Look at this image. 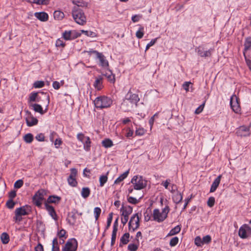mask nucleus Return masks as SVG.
Listing matches in <instances>:
<instances>
[{
    "mask_svg": "<svg viewBox=\"0 0 251 251\" xmlns=\"http://www.w3.org/2000/svg\"><path fill=\"white\" fill-rule=\"evenodd\" d=\"M222 177V175H219L214 179L210 189V193L214 192L216 190L217 188H218L220 183Z\"/></svg>",
    "mask_w": 251,
    "mask_h": 251,
    "instance_id": "21",
    "label": "nucleus"
},
{
    "mask_svg": "<svg viewBox=\"0 0 251 251\" xmlns=\"http://www.w3.org/2000/svg\"><path fill=\"white\" fill-rule=\"evenodd\" d=\"M80 31L82 33L84 34L85 35H86L88 37H97L98 36V35L96 33L91 31L81 30H80Z\"/></svg>",
    "mask_w": 251,
    "mask_h": 251,
    "instance_id": "38",
    "label": "nucleus"
},
{
    "mask_svg": "<svg viewBox=\"0 0 251 251\" xmlns=\"http://www.w3.org/2000/svg\"><path fill=\"white\" fill-rule=\"evenodd\" d=\"M77 242L74 238L69 239L62 249V251H76Z\"/></svg>",
    "mask_w": 251,
    "mask_h": 251,
    "instance_id": "9",
    "label": "nucleus"
},
{
    "mask_svg": "<svg viewBox=\"0 0 251 251\" xmlns=\"http://www.w3.org/2000/svg\"><path fill=\"white\" fill-rule=\"evenodd\" d=\"M24 141L27 143H30L33 140V136L31 133H27L24 137Z\"/></svg>",
    "mask_w": 251,
    "mask_h": 251,
    "instance_id": "41",
    "label": "nucleus"
},
{
    "mask_svg": "<svg viewBox=\"0 0 251 251\" xmlns=\"http://www.w3.org/2000/svg\"><path fill=\"white\" fill-rule=\"evenodd\" d=\"M35 138L39 141H44L45 140V136L43 133H39L36 135Z\"/></svg>",
    "mask_w": 251,
    "mask_h": 251,
    "instance_id": "62",
    "label": "nucleus"
},
{
    "mask_svg": "<svg viewBox=\"0 0 251 251\" xmlns=\"http://www.w3.org/2000/svg\"><path fill=\"white\" fill-rule=\"evenodd\" d=\"M27 2L29 3H34L38 5H47L49 3V0H28Z\"/></svg>",
    "mask_w": 251,
    "mask_h": 251,
    "instance_id": "33",
    "label": "nucleus"
},
{
    "mask_svg": "<svg viewBox=\"0 0 251 251\" xmlns=\"http://www.w3.org/2000/svg\"><path fill=\"white\" fill-rule=\"evenodd\" d=\"M55 45L57 47H64L65 45V43L60 39H58L55 43Z\"/></svg>",
    "mask_w": 251,
    "mask_h": 251,
    "instance_id": "61",
    "label": "nucleus"
},
{
    "mask_svg": "<svg viewBox=\"0 0 251 251\" xmlns=\"http://www.w3.org/2000/svg\"><path fill=\"white\" fill-rule=\"evenodd\" d=\"M244 46V54H245V52L249 50L251 48V37H248L245 39Z\"/></svg>",
    "mask_w": 251,
    "mask_h": 251,
    "instance_id": "27",
    "label": "nucleus"
},
{
    "mask_svg": "<svg viewBox=\"0 0 251 251\" xmlns=\"http://www.w3.org/2000/svg\"><path fill=\"white\" fill-rule=\"evenodd\" d=\"M15 216L14 217V220L15 222H20L22 220V216L27 215L28 213L26 212L25 206L20 207L16 208L15 211Z\"/></svg>",
    "mask_w": 251,
    "mask_h": 251,
    "instance_id": "11",
    "label": "nucleus"
},
{
    "mask_svg": "<svg viewBox=\"0 0 251 251\" xmlns=\"http://www.w3.org/2000/svg\"><path fill=\"white\" fill-rule=\"evenodd\" d=\"M138 248V245L135 244H129L127 247V249L129 251H136Z\"/></svg>",
    "mask_w": 251,
    "mask_h": 251,
    "instance_id": "50",
    "label": "nucleus"
},
{
    "mask_svg": "<svg viewBox=\"0 0 251 251\" xmlns=\"http://www.w3.org/2000/svg\"><path fill=\"white\" fill-rule=\"evenodd\" d=\"M141 216V213H137L131 216L128 223V229L130 231L133 232L139 227Z\"/></svg>",
    "mask_w": 251,
    "mask_h": 251,
    "instance_id": "5",
    "label": "nucleus"
},
{
    "mask_svg": "<svg viewBox=\"0 0 251 251\" xmlns=\"http://www.w3.org/2000/svg\"><path fill=\"white\" fill-rule=\"evenodd\" d=\"M15 205V202L13 201V200H9L6 203V205L9 209H12Z\"/></svg>",
    "mask_w": 251,
    "mask_h": 251,
    "instance_id": "54",
    "label": "nucleus"
},
{
    "mask_svg": "<svg viewBox=\"0 0 251 251\" xmlns=\"http://www.w3.org/2000/svg\"><path fill=\"white\" fill-rule=\"evenodd\" d=\"M117 231L116 229H113L112 237H111V245L112 246L115 243L116 239V235H117Z\"/></svg>",
    "mask_w": 251,
    "mask_h": 251,
    "instance_id": "47",
    "label": "nucleus"
},
{
    "mask_svg": "<svg viewBox=\"0 0 251 251\" xmlns=\"http://www.w3.org/2000/svg\"><path fill=\"white\" fill-rule=\"evenodd\" d=\"M144 34V28L142 26H140L139 29L136 32V36L138 39H141Z\"/></svg>",
    "mask_w": 251,
    "mask_h": 251,
    "instance_id": "39",
    "label": "nucleus"
},
{
    "mask_svg": "<svg viewBox=\"0 0 251 251\" xmlns=\"http://www.w3.org/2000/svg\"><path fill=\"white\" fill-rule=\"evenodd\" d=\"M71 174L67 179L68 184L72 186L75 187L77 184V181L76 180V176L77 174V171L75 168H72L70 170Z\"/></svg>",
    "mask_w": 251,
    "mask_h": 251,
    "instance_id": "12",
    "label": "nucleus"
},
{
    "mask_svg": "<svg viewBox=\"0 0 251 251\" xmlns=\"http://www.w3.org/2000/svg\"><path fill=\"white\" fill-rule=\"evenodd\" d=\"M107 175H102L100 176V187H102L104 184L107 182Z\"/></svg>",
    "mask_w": 251,
    "mask_h": 251,
    "instance_id": "42",
    "label": "nucleus"
},
{
    "mask_svg": "<svg viewBox=\"0 0 251 251\" xmlns=\"http://www.w3.org/2000/svg\"><path fill=\"white\" fill-rule=\"evenodd\" d=\"M72 13L75 21L77 24L83 25L86 23V17L82 9L77 7H74Z\"/></svg>",
    "mask_w": 251,
    "mask_h": 251,
    "instance_id": "2",
    "label": "nucleus"
},
{
    "mask_svg": "<svg viewBox=\"0 0 251 251\" xmlns=\"http://www.w3.org/2000/svg\"><path fill=\"white\" fill-rule=\"evenodd\" d=\"M182 200V195L179 192H177L173 196V200L174 201V202L176 203H179L180 201H181Z\"/></svg>",
    "mask_w": 251,
    "mask_h": 251,
    "instance_id": "32",
    "label": "nucleus"
},
{
    "mask_svg": "<svg viewBox=\"0 0 251 251\" xmlns=\"http://www.w3.org/2000/svg\"><path fill=\"white\" fill-rule=\"evenodd\" d=\"M251 123L250 126H240L236 129V134L238 136L247 137L251 135Z\"/></svg>",
    "mask_w": 251,
    "mask_h": 251,
    "instance_id": "8",
    "label": "nucleus"
},
{
    "mask_svg": "<svg viewBox=\"0 0 251 251\" xmlns=\"http://www.w3.org/2000/svg\"><path fill=\"white\" fill-rule=\"evenodd\" d=\"M129 170L124 173L123 174L120 175L114 181V184H119L121 182L123 181L128 176L129 174Z\"/></svg>",
    "mask_w": 251,
    "mask_h": 251,
    "instance_id": "26",
    "label": "nucleus"
},
{
    "mask_svg": "<svg viewBox=\"0 0 251 251\" xmlns=\"http://www.w3.org/2000/svg\"><path fill=\"white\" fill-rule=\"evenodd\" d=\"M77 210L74 209L71 212H69L67 217V221L72 226L75 224L77 219Z\"/></svg>",
    "mask_w": 251,
    "mask_h": 251,
    "instance_id": "14",
    "label": "nucleus"
},
{
    "mask_svg": "<svg viewBox=\"0 0 251 251\" xmlns=\"http://www.w3.org/2000/svg\"><path fill=\"white\" fill-rule=\"evenodd\" d=\"M86 140L84 142H82L83 144V148L86 151H89L91 148V142L89 137H86Z\"/></svg>",
    "mask_w": 251,
    "mask_h": 251,
    "instance_id": "30",
    "label": "nucleus"
},
{
    "mask_svg": "<svg viewBox=\"0 0 251 251\" xmlns=\"http://www.w3.org/2000/svg\"><path fill=\"white\" fill-rule=\"evenodd\" d=\"M129 234L128 233H125L120 239V246H121V244L126 245L129 242Z\"/></svg>",
    "mask_w": 251,
    "mask_h": 251,
    "instance_id": "29",
    "label": "nucleus"
},
{
    "mask_svg": "<svg viewBox=\"0 0 251 251\" xmlns=\"http://www.w3.org/2000/svg\"><path fill=\"white\" fill-rule=\"evenodd\" d=\"M215 200L214 197H211L209 198V199L207 201V205L210 207H212L215 204Z\"/></svg>",
    "mask_w": 251,
    "mask_h": 251,
    "instance_id": "52",
    "label": "nucleus"
},
{
    "mask_svg": "<svg viewBox=\"0 0 251 251\" xmlns=\"http://www.w3.org/2000/svg\"><path fill=\"white\" fill-rule=\"evenodd\" d=\"M24 184V182L22 179L17 180L14 183V187L17 189L20 188Z\"/></svg>",
    "mask_w": 251,
    "mask_h": 251,
    "instance_id": "53",
    "label": "nucleus"
},
{
    "mask_svg": "<svg viewBox=\"0 0 251 251\" xmlns=\"http://www.w3.org/2000/svg\"><path fill=\"white\" fill-rule=\"evenodd\" d=\"M35 17L42 22H46L49 19L48 14L45 12H36L34 13Z\"/></svg>",
    "mask_w": 251,
    "mask_h": 251,
    "instance_id": "20",
    "label": "nucleus"
},
{
    "mask_svg": "<svg viewBox=\"0 0 251 251\" xmlns=\"http://www.w3.org/2000/svg\"><path fill=\"white\" fill-rule=\"evenodd\" d=\"M112 218H113V213L111 212V213H109L108 215V217L107 220V225L105 227V229H107L110 226L112 221Z\"/></svg>",
    "mask_w": 251,
    "mask_h": 251,
    "instance_id": "46",
    "label": "nucleus"
},
{
    "mask_svg": "<svg viewBox=\"0 0 251 251\" xmlns=\"http://www.w3.org/2000/svg\"><path fill=\"white\" fill-rule=\"evenodd\" d=\"M97 58L99 60V65L104 68H107L109 66L108 61L102 53H98Z\"/></svg>",
    "mask_w": 251,
    "mask_h": 251,
    "instance_id": "16",
    "label": "nucleus"
},
{
    "mask_svg": "<svg viewBox=\"0 0 251 251\" xmlns=\"http://www.w3.org/2000/svg\"><path fill=\"white\" fill-rule=\"evenodd\" d=\"M126 100L128 101L132 104H135L136 105L140 100L138 95L136 94H133L130 90H129L126 95L124 102Z\"/></svg>",
    "mask_w": 251,
    "mask_h": 251,
    "instance_id": "13",
    "label": "nucleus"
},
{
    "mask_svg": "<svg viewBox=\"0 0 251 251\" xmlns=\"http://www.w3.org/2000/svg\"><path fill=\"white\" fill-rule=\"evenodd\" d=\"M66 230L63 229H62L57 232V236L60 238H64V239H66L67 238V236L66 235Z\"/></svg>",
    "mask_w": 251,
    "mask_h": 251,
    "instance_id": "51",
    "label": "nucleus"
},
{
    "mask_svg": "<svg viewBox=\"0 0 251 251\" xmlns=\"http://www.w3.org/2000/svg\"><path fill=\"white\" fill-rule=\"evenodd\" d=\"M169 210V207L168 206L164 207L161 212L158 209H154L153 211V220L158 223L163 222L167 217Z\"/></svg>",
    "mask_w": 251,
    "mask_h": 251,
    "instance_id": "3",
    "label": "nucleus"
},
{
    "mask_svg": "<svg viewBox=\"0 0 251 251\" xmlns=\"http://www.w3.org/2000/svg\"><path fill=\"white\" fill-rule=\"evenodd\" d=\"M54 17L55 19L60 20L62 19L64 16V13L60 11H55L53 14Z\"/></svg>",
    "mask_w": 251,
    "mask_h": 251,
    "instance_id": "40",
    "label": "nucleus"
},
{
    "mask_svg": "<svg viewBox=\"0 0 251 251\" xmlns=\"http://www.w3.org/2000/svg\"><path fill=\"white\" fill-rule=\"evenodd\" d=\"M157 38H155L154 39H152L151 40L150 43H149L146 47V50H149L150 49V48L151 46H152L153 45H154V44L156 43V41H157Z\"/></svg>",
    "mask_w": 251,
    "mask_h": 251,
    "instance_id": "60",
    "label": "nucleus"
},
{
    "mask_svg": "<svg viewBox=\"0 0 251 251\" xmlns=\"http://www.w3.org/2000/svg\"><path fill=\"white\" fill-rule=\"evenodd\" d=\"M45 85L44 82L43 81H36L33 84V86L36 88H40Z\"/></svg>",
    "mask_w": 251,
    "mask_h": 251,
    "instance_id": "49",
    "label": "nucleus"
},
{
    "mask_svg": "<svg viewBox=\"0 0 251 251\" xmlns=\"http://www.w3.org/2000/svg\"><path fill=\"white\" fill-rule=\"evenodd\" d=\"M90 194V190L88 187H83L82 189V191L81 192V196L86 199L88 198Z\"/></svg>",
    "mask_w": 251,
    "mask_h": 251,
    "instance_id": "34",
    "label": "nucleus"
},
{
    "mask_svg": "<svg viewBox=\"0 0 251 251\" xmlns=\"http://www.w3.org/2000/svg\"><path fill=\"white\" fill-rule=\"evenodd\" d=\"M32 106L35 112H39L41 114H43L44 112L42 107L38 104H33Z\"/></svg>",
    "mask_w": 251,
    "mask_h": 251,
    "instance_id": "37",
    "label": "nucleus"
},
{
    "mask_svg": "<svg viewBox=\"0 0 251 251\" xmlns=\"http://www.w3.org/2000/svg\"><path fill=\"white\" fill-rule=\"evenodd\" d=\"M195 243L198 247H200L203 244L202 240L200 236H197L195 238Z\"/></svg>",
    "mask_w": 251,
    "mask_h": 251,
    "instance_id": "55",
    "label": "nucleus"
},
{
    "mask_svg": "<svg viewBox=\"0 0 251 251\" xmlns=\"http://www.w3.org/2000/svg\"><path fill=\"white\" fill-rule=\"evenodd\" d=\"M202 240L203 244H208L210 243L211 241V236L209 235H206L203 237Z\"/></svg>",
    "mask_w": 251,
    "mask_h": 251,
    "instance_id": "58",
    "label": "nucleus"
},
{
    "mask_svg": "<svg viewBox=\"0 0 251 251\" xmlns=\"http://www.w3.org/2000/svg\"><path fill=\"white\" fill-rule=\"evenodd\" d=\"M102 77L100 76L96 78L94 83V86L98 90H100L102 88Z\"/></svg>",
    "mask_w": 251,
    "mask_h": 251,
    "instance_id": "25",
    "label": "nucleus"
},
{
    "mask_svg": "<svg viewBox=\"0 0 251 251\" xmlns=\"http://www.w3.org/2000/svg\"><path fill=\"white\" fill-rule=\"evenodd\" d=\"M47 194L46 191L41 189L37 191L32 198L33 203L38 207L42 205L44 196Z\"/></svg>",
    "mask_w": 251,
    "mask_h": 251,
    "instance_id": "6",
    "label": "nucleus"
},
{
    "mask_svg": "<svg viewBox=\"0 0 251 251\" xmlns=\"http://www.w3.org/2000/svg\"><path fill=\"white\" fill-rule=\"evenodd\" d=\"M127 201L128 202L134 204H137L139 202L137 199L133 197H127Z\"/></svg>",
    "mask_w": 251,
    "mask_h": 251,
    "instance_id": "56",
    "label": "nucleus"
},
{
    "mask_svg": "<svg viewBox=\"0 0 251 251\" xmlns=\"http://www.w3.org/2000/svg\"><path fill=\"white\" fill-rule=\"evenodd\" d=\"M93 102L95 107L99 109L108 108L113 103L112 100L110 98L105 96L97 97Z\"/></svg>",
    "mask_w": 251,
    "mask_h": 251,
    "instance_id": "1",
    "label": "nucleus"
},
{
    "mask_svg": "<svg viewBox=\"0 0 251 251\" xmlns=\"http://www.w3.org/2000/svg\"><path fill=\"white\" fill-rule=\"evenodd\" d=\"M238 235L241 239H247L251 236V227L247 224L243 225L239 229Z\"/></svg>",
    "mask_w": 251,
    "mask_h": 251,
    "instance_id": "7",
    "label": "nucleus"
},
{
    "mask_svg": "<svg viewBox=\"0 0 251 251\" xmlns=\"http://www.w3.org/2000/svg\"><path fill=\"white\" fill-rule=\"evenodd\" d=\"M181 230V226H176L174 228H172L168 234V236H173L180 232Z\"/></svg>",
    "mask_w": 251,
    "mask_h": 251,
    "instance_id": "36",
    "label": "nucleus"
},
{
    "mask_svg": "<svg viewBox=\"0 0 251 251\" xmlns=\"http://www.w3.org/2000/svg\"><path fill=\"white\" fill-rule=\"evenodd\" d=\"M101 209L100 207H97L94 208V213L96 221L98 220L99 217L101 213Z\"/></svg>",
    "mask_w": 251,
    "mask_h": 251,
    "instance_id": "43",
    "label": "nucleus"
},
{
    "mask_svg": "<svg viewBox=\"0 0 251 251\" xmlns=\"http://www.w3.org/2000/svg\"><path fill=\"white\" fill-rule=\"evenodd\" d=\"M62 144V139L60 138L56 139L54 142V144L56 148H59V146Z\"/></svg>",
    "mask_w": 251,
    "mask_h": 251,
    "instance_id": "59",
    "label": "nucleus"
},
{
    "mask_svg": "<svg viewBox=\"0 0 251 251\" xmlns=\"http://www.w3.org/2000/svg\"><path fill=\"white\" fill-rule=\"evenodd\" d=\"M230 105L232 110L236 113H239L241 111L239 104V99L235 95H232L230 100Z\"/></svg>",
    "mask_w": 251,
    "mask_h": 251,
    "instance_id": "10",
    "label": "nucleus"
},
{
    "mask_svg": "<svg viewBox=\"0 0 251 251\" xmlns=\"http://www.w3.org/2000/svg\"><path fill=\"white\" fill-rule=\"evenodd\" d=\"M101 144L105 148H108L113 146V142L109 139H105L102 141Z\"/></svg>",
    "mask_w": 251,
    "mask_h": 251,
    "instance_id": "31",
    "label": "nucleus"
},
{
    "mask_svg": "<svg viewBox=\"0 0 251 251\" xmlns=\"http://www.w3.org/2000/svg\"><path fill=\"white\" fill-rule=\"evenodd\" d=\"M106 77L108 80L112 83H114L115 82V75L112 73L111 70H107L105 74H103Z\"/></svg>",
    "mask_w": 251,
    "mask_h": 251,
    "instance_id": "23",
    "label": "nucleus"
},
{
    "mask_svg": "<svg viewBox=\"0 0 251 251\" xmlns=\"http://www.w3.org/2000/svg\"><path fill=\"white\" fill-rule=\"evenodd\" d=\"M146 132V130L143 127H139L136 128L135 130V134L137 136H142Z\"/></svg>",
    "mask_w": 251,
    "mask_h": 251,
    "instance_id": "44",
    "label": "nucleus"
},
{
    "mask_svg": "<svg viewBox=\"0 0 251 251\" xmlns=\"http://www.w3.org/2000/svg\"><path fill=\"white\" fill-rule=\"evenodd\" d=\"M76 137L77 140L82 143L83 142V141L84 139L86 138V137H85L84 135L82 133H78L77 134Z\"/></svg>",
    "mask_w": 251,
    "mask_h": 251,
    "instance_id": "63",
    "label": "nucleus"
},
{
    "mask_svg": "<svg viewBox=\"0 0 251 251\" xmlns=\"http://www.w3.org/2000/svg\"><path fill=\"white\" fill-rule=\"evenodd\" d=\"M196 50L198 52V54L202 57H209L211 56L212 51H213V49H210L208 50L204 51L203 50V48L201 47H199L196 49Z\"/></svg>",
    "mask_w": 251,
    "mask_h": 251,
    "instance_id": "17",
    "label": "nucleus"
},
{
    "mask_svg": "<svg viewBox=\"0 0 251 251\" xmlns=\"http://www.w3.org/2000/svg\"><path fill=\"white\" fill-rule=\"evenodd\" d=\"M80 35L75 30L65 31L63 33L62 37L66 40H74Z\"/></svg>",
    "mask_w": 251,
    "mask_h": 251,
    "instance_id": "15",
    "label": "nucleus"
},
{
    "mask_svg": "<svg viewBox=\"0 0 251 251\" xmlns=\"http://www.w3.org/2000/svg\"><path fill=\"white\" fill-rule=\"evenodd\" d=\"M72 2L75 5V7H86L87 3L83 1V0H73Z\"/></svg>",
    "mask_w": 251,
    "mask_h": 251,
    "instance_id": "28",
    "label": "nucleus"
},
{
    "mask_svg": "<svg viewBox=\"0 0 251 251\" xmlns=\"http://www.w3.org/2000/svg\"><path fill=\"white\" fill-rule=\"evenodd\" d=\"M0 239L3 244H6L9 241V236L7 233L3 232L1 234Z\"/></svg>",
    "mask_w": 251,
    "mask_h": 251,
    "instance_id": "35",
    "label": "nucleus"
},
{
    "mask_svg": "<svg viewBox=\"0 0 251 251\" xmlns=\"http://www.w3.org/2000/svg\"><path fill=\"white\" fill-rule=\"evenodd\" d=\"M61 200L60 197L56 196H50L45 202L47 203H58Z\"/></svg>",
    "mask_w": 251,
    "mask_h": 251,
    "instance_id": "24",
    "label": "nucleus"
},
{
    "mask_svg": "<svg viewBox=\"0 0 251 251\" xmlns=\"http://www.w3.org/2000/svg\"><path fill=\"white\" fill-rule=\"evenodd\" d=\"M27 126H32L36 125L38 124V120L36 118L33 117L32 115L29 114L25 118Z\"/></svg>",
    "mask_w": 251,
    "mask_h": 251,
    "instance_id": "19",
    "label": "nucleus"
},
{
    "mask_svg": "<svg viewBox=\"0 0 251 251\" xmlns=\"http://www.w3.org/2000/svg\"><path fill=\"white\" fill-rule=\"evenodd\" d=\"M35 251H44V248L43 245L41 243H39L35 247Z\"/></svg>",
    "mask_w": 251,
    "mask_h": 251,
    "instance_id": "64",
    "label": "nucleus"
},
{
    "mask_svg": "<svg viewBox=\"0 0 251 251\" xmlns=\"http://www.w3.org/2000/svg\"><path fill=\"white\" fill-rule=\"evenodd\" d=\"M45 206L46 209L48 211L49 215L55 221H57L58 219V217L54 207L50 205L49 204L47 203V202H45Z\"/></svg>",
    "mask_w": 251,
    "mask_h": 251,
    "instance_id": "18",
    "label": "nucleus"
},
{
    "mask_svg": "<svg viewBox=\"0 0 251 251\" xmlns=\"http://www.w3.org/2000/svg\"><path fill=\"white\" fill-rule=\"evenodd\" d=\"M121 212L123 217H128L129 215L132 212V207L130 206H122L121 209Z\"/></svg>",
    "mask_w": 251,
    "mask_h": 251,
    "instance_id": "22",
    "label": "nucleus"
},
{
    "mask_svg": "<svg viewBox=\"0 0 251 251\" xmlns=\"http://www.w3.org/2000/svg\"><path fill=\"white\" fill-rule=\"evenodd\" d=\"M178 242V238L177 237H174L172 238L170 241V246L171 247H174L176 246Z\"/></svg>",
    "mask_w": 251,
    "mask_h": 251,
    "instance_id": "48",
    "label": "nucleus"
},
{
    "mask_svg": "<svg viewBox=\"0 0 251 251\" xmlns=\"http://www.w3.org/2000/svg\"><path fill=\"white\" fill-rule=\"evenodd\" d=\"M134 189L141 190L147 186V181L140 176H135L131 180Z\"/></svg>",
    "mask_w": 251,
    "mask_h": 251,
    "instance_id": "4",
    "label": "nucleus"
},
{
    "mask_svg": "<svg viewBox=\"0 0 251 251\" xmlns=\"http://www.w3.org/2000/svg\"><path fill=\"white\" fill-rule=\"evenodd\" d=\"M204 105H205V102H204L202 104H201V105H200L195 110V113L196 114H199L200 113H201L203 108H204Z\"/></svg>",
    "mask_w": 251,
    "mask_h": 251,
    "instance_id": "57",
    "label": "nucleus"
},
{
    "mask_svg": "<svg viewBox=\"0 0 251 251\" xmlns=\"http://www.w3.org/2000/svg\"><path fill=\"white\" fill-rule=\"evenodd\" d=\"M37 99V101H39V99H40V98L38 97V94L37 93H32L30 94L29 96V100L31 101H35L36 100V99Z\"/></svg>",
    "mask_w": 251,
    "mask_h": 251,
    "instance_id": "45",
    "label": "nucleus"
}]
</instances>
